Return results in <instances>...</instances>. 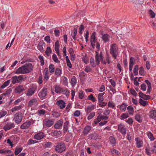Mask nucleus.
Listing matches in <instances>:
<instances>
[{
  "mask_svg": "<svg viewBox=\"0 0 156 156\" xmlns=\"http://www.w3.org/2000/svg\"><path fill=\"white\" fill-rule=\"evenodd\" d=\"M34 68L31 63H27L20 67V73L25 74L31 72Z\"/></svg>",
  "mask_w": 156,
  "mask_h": 156,
  "instance_id": "f257e3e1",
  "label": "nucleus"
},
{
  "mask_svg": "<svg viewBox=\"0 0 156 156\" xmlns=\"http://www.w3.org/2000/svg\"><path fill=\"white\" fill-rule=\"evenodd\" d=\"M110 53L115 59L116 58L118 54V48L115 44H112L110 46Z\"/></svg>",
  "mask_w": 156,
  "mask_h": 156,
  "instance_id": "f03ea898",
  "label": "nucleus"
},
{
  "mask_svg": "<svg viewBox=\"0 0 156 156\" xmlns=\"http://www.w3.org/2000/svg\"><path fill=\"white\" fill-rule=\"evenodd\" d=\"M103 56L102 52H100L99 54L97 52L96 53L95 56V62L96 64L98 65L101 61V63L104 64L106 63V62L103 60Z\"/></svg>",
  "mask_w": 156,
  "mask_h": 156,
  "instance_id": "7ed1b4c3",
  "label": "nucleus"
},
{
  "mask_svg": "<svg viewBox=\"0 0 156 156\" xmlns=\"http://www.w3.org/2000/svg\"><path fill=\"white\" fill-rule=\"evenodd\" d=\"M65 144L62 143L58 144L55 146V150L58 153H62L66 150Z\"/></svg>",
  "mask_w": 156,
  "mask_h": 156,
  "instance_id": "20e7f679",
  "label": "nucleus"
},
{
  "mask_svg": "<svg viewBox=\"0 0 156 156\" xmlns=\"http://www.w3.org/2000/svg\"><path fill=\"white\" fill-rule=\"evenodd\" d=\"M135 63V59L134 58L131 57L129 60V71L131 72L130 78L131 79L133 78V76L132 71L134 64Z\"/></svg>",
  "mask_w": 156,
  "mask_h": 156,
  "instance_id": "39448f33",
  "label": "nucleus"
},
{
  "mask_svg": "<svg viewBox=\"0 0 156 156\" xmlns=\"http://www.w3.org/2000/svg\"><path fill=\"white\" fill-rule=\"evenodd\" d=\"M108 118V117L107 116L99 115L98 116L97 119L94 120V124H93L92 126H95L96 124L98 123L101 120L103 119H107Z\"/></svg>",
  "mask_w": 156,
  "mask_h": 156,
  "instance_id": "423d86ee",
  "label": "nucleus"
},
{
  "mask_svg": "<svg viewBox=\"0 0 156 156\" xmlns=\"http://www.w3.org/2000/svg\"><path fill=\"white\" fill-rule=\"evenodd\" d=\"M14 127V125L13 123L11 122H8L4 126L3 129L5 131H7L10 130Z\"/></svg>",
  "mask_w": 156,
  "mask_h": 156,
  "instance_id": "0eeeda50",
  "label": "nucleus"
},
{
  "mask_svg": "<svg viewBox=\"0 0 156 156\" xmlns=\"http://www.w3.org/2000/svg\"><path fill=\"white\" fill-rule=\"evenodd\" d=\"M118 130L123 135H125L126 134V128L123 125H119L118 126Z\"/></svg>",
  "mask_w": 156,
  "mask_h": 156,
  "instance_id": "6e6552de",
  "label": "nucleus"
},
{
  "mask_svg": "<svg viewBox=\"0 0 156 156\" xmlns=\"http://www.w3.org/2000/svg\"><path fill=\"white\" fill-rule=\"evenodd\" d=\"M96 33L93 32L90 37V42L92 47L94 48L95 46V43L96 42L97 39L95 37Z\"/></svg>",
  "mask_w": 156,
  "mask_h": 156,
  "instance_id": "1a4fd4ad",
  "label": "nucleus"
},
{
  "mask_svg": "<svg viewBox=\"0 0 156 156\" xmlns=\"http://www.w3.org/2000/svg\"><path fill=\"white\" fill-rule=\"evenodd\" d=\"M47 90L46 88H43L38 93V95L40 98L42 99L47 94Z\"/></svg>",
  "mask_w": 156,
  "mask_h": 156,
  "instance_id": "9d476101",
  "label": "nucleus"
},
{
  "mask_svg": "<svg viewBox=\"0 0 156 156\" xmlns=\"http://www.w3.org/2000/svg\"><path fill=\"white\" fill-rule=\"evenodd\" d=\"M36 88L35 87H32L30 88L28 90L26 95L28 96H31L34 94L36 91Z\"/></svg>",
  "mask_w": 156,
  "mask_h": 156,
  "instance_id": "9b49d317",
  "label": "nucleus"
},
{
  "mask_svg": "<svg viewBox=\"0 0 156 156\" xmlns=\"http://www.w3.org/2000/svg\"><path fill=\"white\" fill-rule=\"evenodd\" d=\"M136 141V146L138 148L141 147H143V141L139 139L138 137H137L135 139Z\"/></svg>",
  "mask_w": 156,
  "mask_h": 156,
  "instance_id": "f8f14e48",
  "label": "nucleus"
},
{
  "mask_svg": "<svg viewBox=\"0 0 156 156\" xmlns=\"http://www.w3.org/2000/svg\"><path fill=\"white\" fill-rule=\"evenodd\" d=\"M44 136V134L42 132H39L34 136V138L37 140L43 139Z\"/></svg>",
  "mask_w": 156,
  "mask_h": 156,
  "instance_id": "ddd939ff",
  "label": "nucleus"
},
{
  "mask_svg": "<svg viewBox=\"0 0 156 156\" xmlns=\"http://www.w3.org/2000/svg\"><path fill=\"white\" fill-rule=\"evenodd\" d=\"M95 107V105L92 104L87 106L86 108H85V112L87 113H90L91 111L94 110Z\"/></svg>",
  "mask_w": 156,
  "mask_h": 156,
  "instance_id": "4468645a",
  "label": "nucleus"
},
{
  "mask_svg": "<svg viewBox=\"0 0 156 156\" xmlns=\"http://www.w3.org/2000/svg\"><path fill=\"white\" fill-rule=\"evenodd\" d=\"M63 123V121L62 119H60L54 125V127L55 129H58L61 127Z\"/></svg>",
  "mask_w": 156,
  "mask_h": 156,
  "instance_id": "2eb2a0df",
  "label": "nucleus"
},
{
  "mask_svg": "<svg viewBox=\"0 0 156 156\" xmlns=\"http://www.w3.org/2000/svg\"><path fill=\"white\" fill-rule=\"evenodd\" d=\"M145 82L146 83L147 86V89L146 92V94H150L152 90L151 88V83L148 80H146Z\"/></svg>",
  "mask_w": 156,
  "mask_h": 156,
  "instance_id": "dca6fc26",
  "label": "nucleus"
},
{
  "mask_svg": "<svg viewBox=\"0 0 156 156\" xmlns=\"http://www.w3.org/2000/svg\"><path fill=\"white\" fill-rule=\"evenodd\" d=\"M59 42L58 41H56L55 44V50L57 54L58 55L60 56L61 55L59 53Z\"/></svg>",
  "mask_w": 156,
  "mask_h": 156,
  "instance_id": "f3484780",
  "label": "nucleus"
},
{
  "mask_svg": "<svg viewBox=\"0 0 156 156\" xmlns=\"http://www.w3.org/2000/svg\"><path fill=\"white\" fill-rule=\"evenodd\" d=\"M44 124L48 127L51 126L54 124V121L52 120L45 119L44 120Z\"/></svg>",
  "mask_w": 156,
  "mask_h": 156,
  "instance_id": "a211bd4d",
  "label": "nucleus"
},
{
  "mask_svg": "<svg viewBox=\"0 0 156 156\" xmlns=\"http://www.w3.org/2000/svg\"><path fill=\"white\" fill-rule=\"evenodd\" d=\"M63 89L59 86L56 85L55 86V91L57 93H60L63 92Z\"/></svg>",
  "mask_w": 156,
  "mask_h": 156,
  "instance_id": "6ab92c4d",
  "label": "nucleus"
},
{
  "mask_svg": "<svg viewBox=\"0 0 156 156\" xmlns=\"http://www.w3.org/2000/svg\"><path fill=\"white\" fill-rule=\"evenodd\" d=\"M57 104L60 108L62 109L65 107L66 103L62 100H59L58 101Z\"/></svg>",
  "mask_w": 156,
  "mask_h": 156,
  "instance_id": "aec40b11",
  "label": "nucleus"
},
{
  "mask_svg": "<svg viewBox=\"0 0 156 156\" xmlns=\"http://www.w3.org/2000/svg\"><path fill=\"white\" fill-rule=\"evenodd\" d=\"M37 104V100L36 98L32 99L29 102V105L30 106H35Z\"/></svg>",
  "mask_w": 156,
  "mask_h": 156,
  "instance_id": "412c9836",
  "label": "nucleus"
},
{
  "mask_svg": "<svg viewBox=\"0 0 156 156\" xmlns=\"http://www.w3.org/2000/svg\"><path fill=\"white\" fill-rule=\"evenodd\" d=\"M149 117L154 119H156V111L151 110L149 113Z\"/></svg>",
  "mask_w": 156,
  "mask_h": 156,
  "instance_id": "4be33fe9",
  "label": "nucleus"
},
{
  "mask_svg": "<svg viewBox=\"0 0 156 156\" xmlns=\"http://www.w3.org/2000/svg\"><path fill=\"white\" fill-rule=\"evenodd\" d=\"M20 113H16L14 115V120L15 122L17 123H20V118H19Z\"/></svg>",
  "mask_w": 156,
  "mask_h": 156,
  "instance_id": "5701e85b",
  "label": "nucleus"
},
{
  "mask_svg": "<svg viewBox=\"0 0 156 156\" xmlns=\"http://www.w3.org/2000/svg\"><path fill=\"white\" fill-rule=\"evenodd\" d=\"M31 124V122L30 121L26 122L24 123L21 126V128L23 129H25L29 127Z\"/></svg>",
  "mask_w": 156,
  "mask_h": 156,
  "instance_id": "b1692460",
  "label": "nucleus"
},
{
  "mask_svg": "<svg viewBox=\"0 0 156 156\" xmlns=\"http://www.w3.org/2000/svg\"><path fill=\"white\" fill-rule=\"evenodd\" d=\"M91 127L89 126H87L84 128L83 133L85 135H87L91 130Z\"/></svg>",
  "mask_w": 156,
  "mask_h": 156,
  "instance_id": "393cba45",
  "label": "nucleus"
},
{
  "mask_svg": "<svg viewBox=\"0 0 156 156\" xmlns=\"http://www.w3.org/2000/svg\"><path fill=\"white\" fill-rule=\"evenodd\" d=\"M11 152V151L10 150H8L6 148L0 150V153L3 154H10Z\"/></svg>",
  "mask_w": 156,
  "mask_h": 156,
  "instance_id": "a878e982",
  "label": "nucleus"
},
{
  "mask_svg": "<svg viewBox=\"0 0 156 156\" xmlns=\"http://www.w3.org/2000/svg\"><path fill=\"white\" fill-rule=\"evenodd\" d=\"M48 69L47 68L44 69V80H46V81L47 80L49 79V76L48 75Z\"/></svg>",
  "mask_w": 156,
  "mask_h": 156,
  "instance_id": "bb28decb",
  "label": "nucleus"
},
{
  "mask_svg": "<svg viewBox=\"0 0 156 156\" xmlns=\"http://www.w3.org/2000/svg\"><path fill=\"white\" fill-rule=\"evenodd\" d=\"M20 81V76H15L12 77V82L13 83L15 84L16 83H19Z\"/></svg>",
  "mask_w": 156,
  "mask_h": 156,
  "instance_id": "cd10ccee",
  "label": "nucleus"
},
{
  "mask_svg": "<svg viewBox=\"0 0 156 156\" xmlns=\"http://www.w3.org/2000/svg\"><path fill=\"white\" fill-rule=\"evenodd\" d=\"M155 149H153L152 150H151V148L149 147H146V152L147 154L149 155H151L152 152H154Z\"/></svg>",
  "mask_w": 156,
  "mask_h": 156,
  "instance_id": "c85d7f7f",
  "label": "nucleus"
},
{
  "mask_svg": "<svg viewBox=\"0 0 156 156\" xmlns=\"http://www.w3.org/2000/svg\"><path fill=\"white\" fill-rule=\"evenodd\" d=\"M44 43H39L37 46V48L38 50L41 52H43L44 51V48L43 47V46L44 44Z\"/></svg>",
  "mask_w": 156,
  "mask_h": 156,
  "instance_id": "c756f323",
  "label": "nucleus"
},
{
  "mask_svg": "<svg viewBox=\"0 0 156 156\" xmlns=\"http://www.w3.org/2000/svg\"><path fill=\"white\" fill-rule=\"evenodd\" d=\"M105 94V93L103 92L98 94V98L99 102H101L104 100L103 96Z\"/></svg>",
  "mask_w": 156,
  "mask_h": 156,
  "instance_id": "7c9ffc66",
  "label": "nucleus"
},
{
  "mask_svg": "<svg viewBox=\"0 0 156 156\" xmlns=\"http://www.w3.org/2000/svg\"><path fill=\"white\" fill-rule=\"evenodd\" d=\"M135 119L139 122H141L142 121V117L139 114H137L135 116Z\"/></svg>",
  "mask_w": 156,
  "mask_h": 156,
  "instance_id": "2f4dec72",
  "label": "nucleus"
},
{
  "mask_svg": "<svg viewBox=\"0 0 156 156\" xmlns=\"http://www.w3.org/2000/svg\"><path fill=\"white\" fill-rule=\"evenodd\" d=\"M128 112L130 115H133L134 113V109L133 107L131 106H129L127 108Z\"/></svg>",
  "mask_w": 156,
  "mask_h": 156,
  "instance_id": "473e14b6",
  "label": "nucleus"
},
{
  "mask_svg": "<svg viewBox=\"0 0 156 156\" xmlns=\"http://www.w3.org/2000/svg\"><path fill=\"white\" fill-rule=\"evenodd\" d=\"M102 39L105 42L108 41L109 40V35L107 34H104L102 36Z\"/></svg>",
  "mask_w": 156,
  "mask_h": 156,
  "instance_id": "72a5a7b5",
  "label": "nucleus"
},
{
  "mask_svg": "<svg viewBox=\"0 0 156 156\" xmlns=\"http://www.w3.org/2000/svg\"><path fill=\"white\" fill-rule=\"evenodd\" d=\"M139 69V66L138 65H136L134 67L133 72L134 75L136 76L138 74V71Z\"/></svg>",
  "mask_w": 156,
  "mask_h": 156,
  "instance_id": "f704fd0d",
  "label": "nucleus"
},
{
  "mask_svg": "<svg viewBox=\"0 0 156 156\" xmlns=\"http://www.w3.org/2000/svg\"><path fill=\"white\" fill-rule=\"evenodd\" d=\"M148 13L149 16L151 18H155L156 15V14L152 10L150 9L148 11Z\"/></svg>",
  "mask_w": 156,
  "mask_h": 156,
  "instance_id": "c9c22d12",
  "label": "nucleus"
},
{
  "mask_svg": "<svg viewBox=\"0 0 156 156\" xmlns=\"http://www.w3.org/2000/svg\"><path fill=\"white\" fill-rule=\"evenodd\" d=\"M19 110H20V106H15L11 109V111L12 112L16 113L18 112L19 113Z\"/></svg>",
  "mask_w": 156,
  "mask_h": 156,
  "instance_id": "e433bc0d",
  "label": "nucleus"
},
{
  "mask_svg": "<svg viewBox=\"0 0 156 156\" xmlns=\"http://www.w3.org/2000/svg\"><path fill=\"white\" fill-rule=\"evenodd\" d=\"M140 103L144 106L148 105V102L147 101L144 100L142 99H140Z\"/></svg>",
  "mask_w": 156,
  "mask_h": 156,
  "instance_id": "4c0bfd02",
  "label": "nucleus"
},
{
  "mask_svg": "<svg viewBox=\"0 0 156 156\" xmlns=\"http://www.w3.org/2000/svg\"><path fill=\"white\" fill-rule=\"evenodd\" d=\"M129 116L128 114L126 113H124L122 114L120 116V119L121 120H124Z\"/></svg>",
  "mask_w": 156,
  "mask_h": 156,
  "instance_id": "58836bf2",
  "label": "nucleus"
},
{
  "mask_svg": "<svg viewBox=\"0 0 156 156\" xmlns=\"http://www.w3.org/2000/svg\"><path fill=\"white\" fill-rule=\"evenodd\" d=\"M52 58L54 62L57 63L60 62L59 60L58 59L57 55L55 54H54L52 56Z\"/></svg>",
  "mask_w": 156,
  "mask_h": 156,
  "instance_id": "ea45409f",
  "label": "nucleus"
},
{
  "mask_svg": "<svg viewBox=\"0 0 156 156\" xmlns=\"http://www.w3.org/2000/svg\"><path fill=\"white\" fill-rule=\"evenodd\" d=\"M52 52V51L50 47H48L45 51V53L47 56H49Z\"/></svg>",
  "mask_w": 156,
  "mask_h": 156,
  "instance_id": "a19ab883",
  "label": "nucleus"
},
{
  "mask_svg": "<svg viewBox=\"0 0 156 156\" xmlns=\"http://www.w3.org/2000/svg\"><path fill=\"white\" fill-rule=\"evenodd\" d=\"M110 143L111 144L112 146H114L115 143V140L114 137L111 136L109 138Z\"/></svg>",
  "mask_w": 156,
  "mask_h": 156,
  "instance_id": "79ce46f5",
  "label": "nucleus"
},
{
  "mask_svg": "<svg viewBox=\"0 0 156 156\" xmlns=\"http://www.w3.org/2000/svg\"><path fill=\"white\" fill-rule=\"evenodd\" d=\"M55 68L53 64H51L49 66V70L50 73H53L55 71Z\"/></svg>",
  "mask_w": 156,
  "mask_h": 156,
  "instance_id": "37998d69",
  "label": "nucleus"
},
{
  "mask_svg": "<svg viewBox=\"0 0 156 156\" xmlns=\"http://www.w3.org/2000/svg\"><path fill=\"white\" fill-rule=\"evenodd\" d=\"M88 100L92 101L93 102H94L97 101L95 98L93 96L92 94H90L88 97Z\"/></svg>",
  "mask_w": 156,
  "mask_h": 156,
  "instance_id": "c03bdc74",
  "label": "nucleus"
},
{
  "mask_svg": "<svg viewBox=\"0 0 156 156\" xmlns=\"http://www.w3.org/2000/svg\"><path fill=\"white\" fill-rule=\"evenodd\" d=\"M10 80H8L5 82L1 86V88L2 89L4 88L5 87L7 86L10 83Z\"/></svg>",
  "mask_w": 156,
  "mask_h": 156,
  "instance_id": "a18cd8bd",
  "label": "nucleus"
},
{
  "mask_svg": "<svg viewBox=\"0 0 156 156\" xmlns=\"http://www.w3.org/2000/svg\"><path fill=\"white\" fill-rule=\"evenodd\" d=\"M62 70L58 68H56L55 72V74L57 76H60L62 74Z\"/></svg>",
  "mask_w": 156,
  "mask_h": 156,
  "instance_id": "49530a36",
  "label": "nucleus"
},
{
  "mask_svg": "<svg viewBox=\"0 0 156 156\" xmlns=\"http://www.w3.org/2000/svg\"><path fill=\"white\" fill-rule=\"evenodd\" d=\"M119 108L121 110L124 112L126 109V105L125 103H123L120 106Z\"/></svg>",
  "mask_w": 156,
  "mask_h": 156,
  "instance_id": "de8ad7c7",
  "label": "nucleus"
},
{
  "mask_svg": "<svg viewBox=\"0 0 156 156\" xmlns=\"http://www.w3.org/2000/svg\"><path fill=\"white\" fill-rule=\"evenodd\" d=\"M70 83L72 87H74L76 83V80L75 77H73L71 79Z\"/></svg>",
  "mask_w": 156,
  "mask_h": 156,
  "instance_id": "09e8293b",
  "label": "nucleus"
},
{
  "mask_svg": "<svg viewBox=\"0 0 156 156\" xmlns=\"http://www.w3.org/2000/svg\"><path fill=\"white\" fill-rule=\"evenodd\" d=\"M69 122L68 121H66L64 123L63 126V129L65 131H67L68 129V126Z\"/></svg>",
  "mask_w": 156,
  "mask_h": 156,
  "instance_id": "8fccbe9b",
  "label": "nucleus"
},
{
  "mask_svg": "<svg viewBox=\"0 0 156 156\" xmlns=\"http://www.w3.org/2000/svg\"><path fill=\"white\" fill-rule=\"evenodd\" d=\"M147 135L148 138L151 141H153L154 140L155 138L154 137L153 134L151 132L148 133Z\"/></svg>",
  "mask_w": 156,
  "mask_h": 156,
  "instance_id": "3c124183",
  "label": "nucleus"
},
{
  "mask_svg": "<svg viewBox=\"0 0 156 156\" xmlns=\"http://www.w3.org/2000/svg\"><path fill=\"white\" fill-rule=\"evenodd\" d=\"M115 104L112 101H109L108 103V107L113 108L115 107Z\"/></svg>",
  "mask_w": 156,
  "mask_h": 156,
  "instance_id": "603ef678",
  "label": "nucleus"
},
{
  "mask_svg": "<svg viewBox=\"0 0 156 156\" xmlns=\"http://www.w3.org/2000/svg\"><path fill=\"white\" fill-rule=\"evenodd\" d=\"M126 121L130 125H132L133 122V119L131 118H129L128 119L126 120Z\"/></svg>",
  "mask_w": 156,
  "mask_h": 156,
  "instance_id": "864d4df0",
  "label": "nucleus"
},
{
  "mask_svg": "<svg viewBox=\"0 0 156 156\" xmlns=\"http://www.w3.org/2000/svg\"><path fill=\"white\" fill-rule=\"evenodd\" d=\"M84 92L80 91L79 92V97L80 99H82L84 97Z\"/></svg>",
  "mask_w": 156,
  "mask_h": 156,
  "instance_id": "5fc2aeb1",
  "label": "nucleus"
},
{
  "mask_svg": "<svg viewBox=\"0 0 156 156\" xmlns=\"http://www.w3.org/2000/svg\"><path fill=\"white\" fill-rule=\"evenodd\" d=\"M38 58L40 61L41 65H44V60L43 57L42 56L40 55L39 56Z\"/></svg>",
  "mask_w": 156,
  "mask_h": 156,
  "instance_id": "6e6d98bb",
  "label": "nucleus"
},
{
  "mask_svg": "<svg viewBox=\"0 0 156 156\" xmlns=\"http://www.w3.org/2000/svg\"><path fill=\"white\" fill-rule=\"evenodd\" d=\"M144 70L143 67H141L140 68V70L139 71V73L141 75L144 76Z\"/></svg>",
  "mask_w": 156,
  "mask_h": 156,
  "instance_id": "4d7b16f0",
  "label": "nucleus"
},
{
  "mask_svg": "<svg viewBox=\"0 0 156 156\" xmlns=\"http://www.w3.org/2000/svg\"><path fill=\"white\" fill-rule=\"evenodd\" d=\"M95 115V113L94 112H92L90 113L89 116L87 117V119L90 120L93 118Z\"/></svg>",
  "mask_w": 156,
  "mask_h": 156,
  "instance_id": "13d9d810",
  "label": "nucleus"
},
{
  "mask_svg": "<svg viewBox=\"0 0 156 156\" xmlns=\"http://www.w3.org/2000/svg\"><path fill=\"white\" fill-rule=\"evenodd\" d=\"M38 141H36L35 140H34L32 139H30L28 142V145H30L33 144H34L35 143H38Z\"/></svg>",
  "mask_w": 156,
  "mask_h": 156,
  "instance_id": "bf43d9fd",
  "label": "nucleus"
},
{
  "mask_svg": "<svg viewBox=\"0 0 156 156\" xmlns=\"http://www.w3.org/2000/svg\"><path fill=\"white\" fill-rule=\"evenodd\" d=\"M129 92L130 94H131L133 95L134 96H136L137 94L135 90L133 89H131L129 90Z\"/></svg>",
  "mask_w": 156,
  "mask_h": 156,
  "instance_id": "052dcab7",
  "label": "nucleus"
},
{
  "mask_svg": "<svg viewBox=\"0 0 156 156\" xmlns=\"http://www.w3.org/2000/svg\"><path fill=\"white\" fill-rule=\"evenodd\" d=\"M44 40L47 43H50L51 42L50 37L49 36H46L44 38Z\"/></svg>",
  "mask_w": 156,
  "mask_h": 156,
  "instance_id": "680f3d73",
  "label": "nucleus"
},
{
  "mask_svg": "<svg viewBox=\"0 0 156 156\" xmlns=\"http://www.w3.org/2000/svg\"><path fill=\"white\" fill-rule=\"evenodd\" d=\"M61 132L60 131L57 130L54 131L53 132V134L54 136L59 135L61 134Z\"/></svg>",
  "mask_w": 156,
  "mask_h": 156,
  "instance_id": "e2e57ef3",
  "label": "nucleus"
},
{
  "mask_svg": "<svg viewBox=\"0 0 156 156\" xmlns=\"http://www.w3.org/2000/svg\"><path fill=\"white\" fill-rule=\"evenodd\" d=\"M90 63L93 67H95L96 66V63H94V60L93 58H91L90 59Z\"/></svg>",
  "mask_w": 156,
  "mask_h": 156,
  "instance_id": "0e129e2a",
  "label": "nucleus"
},
{
  "mask_svg": "<svg viewBox=\"0 0 156 156\" xmlns=\"http://www.w3.org/2000/svg\"><path fill=\"white\" fill-rule=\"evenodd\" d=\"M141 88L142 90L145 91L146 90L147 87L145 83H143L141 85Z\"/></svg>",
  "mask_w": 156,
  "mask_h": 156,
  "instance_id": "69168bd1",
  "label": "nucleus"
},
{
  "mask_svg": "<svg viewBox=\"0 0 156 156\" xmlns=\"http://www.w3.org/2000/svg\"><path fill=\"white\" fill-rule=\"evenodd\" d=\"M60 113L58 112H53L52 115L53 117L58 118L59 116L60 115Z\"/></svg>",
  "mask_w": 156,
  "mask_h": 156,
  "instance_id": "338daca9",
  "label": "nucleus"
},
{
  "mask_svg": "<svg viewBox=\"0 0 156 156\" xmlns=\"http://www.w3.org/2000/svg\"><path fill=\"white\" fill-rule=\"evenodd\" d=\"M80 114V111L77 110L76 111L73 113V115L76 117L79 116Z\"/></svg>",
  "mask_w": 156,
  "mask_h": 156,
  "instance_id": "774afa93",
  "label": "nucleus"
}]
</instances>
